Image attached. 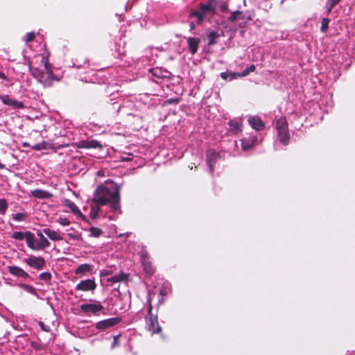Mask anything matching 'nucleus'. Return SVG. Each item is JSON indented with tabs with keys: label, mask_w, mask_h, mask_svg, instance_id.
<instances>
[{
	"label": "nucleus",
	"mask_w": 355,
	"mask_h": 355,
	"mask_svg": "<svg viewBox=\"0 0 355 355\" xmlns=\"http://www.w3.org/2000/svg\"><path fill=\"white\" fill-rule=\"evenodd\" d=\"M119 189L116 185L112 186L111 189L100 186L97 188L94 193L93 203L101 205L110 204L112 209L116 210L119 208Z\"/></svg>",
	"instance_id": "obj_1"
},
{
	"label": "nucleus",
	"mask_w": 355,
	"mask_h": 355,
	"mask_svg": "<svg viewBox=\"0 0 355 355\" xmlns=\"http://www.w3.org/2000/svg\"><path fill=\"white\" fill-rule=\"evenodd\" d=\"M42 68L32 69L33 76L44 86L51 85L54 78L53 71L46 58L42 57Z\"/></svg>",
	"instance_id": "obj_2"
},
{
	"label": "nucleus",
	"mask_w": 355,
	"mask_h": 355,
	"mask_svg": "<svg viewBox=\"0 0 355 355\" xmlns=\"http://www.w3.org/2000/svg\"><path fill=\"white\" fill-rule=\"evenodd\" d=\"M215 10L216 2L211 0L207 5H202L199 10L191 12L190 16L196 17L197 22L200 23L207 15L213 14Z\"/></svg>",
	"instance_id": "obj_3"
},
{
	"label": "nucleus",
	"mask_w": 355,
	"mask_h": 355,
	"mask_svg": "<svg viewBox=\"0 0 355 355\" xmlns=\"http://www.w3.org/2000/svg\"><path fill=\"white\" fill-rule=\"evenodd\" d=\"M276 128L279 139L281 143L286 145L288 143L290 135L288 130L287 121L284 117H281L276 122Z\"/></svg>",
	"instance_id": "obj_4"
},
{
	"label": "nucleus",
	"mask_w": 355,
	"mask_h": 355,
	"mask_svg": "<svg viewBox=\"0 0 355 355\" xmlns=\"http://www.w3.org/2000/svg\"><path fill=\"white\" fill-rule=\"evenodd\" d=\"M152 305L149 303L148 307V315L146 318V322L148 331L152 334H156L161 331V327L159 325L157 315H153L152 314Z\"/></svg>",
	"instance_id": "obj_5"
},
{
	"label": "nucleus",
	"mask_w": 355,
	"mask_h": 355,
	"mask_svg": "<svg viewBox=\"0 0 355 355\" xmlns=\"http://www.w3.org/2000/svg\"><path fill=\"white\" fill-rule=\"evenodd\" d=\"M23 261L30 267L38 270H42L45 265V261L42 257L31 255L28 257L24 259Z\"/></svg>",
	"instance_id": "obj_6"
},
{
	"label": "nucleus",
	"mask_w": 355,
	"mask_h": 355,
	"mask_svg": "<svg viewBox=\"0 0 355 355\" xmlns=\"http://www.w3.org/2000/svg\"><path fill=\"white\" fill-rule=\"evenodd\" d=\"M96 288V284L94 279H87L82 280L76 286V290L80 291H94Z\"/></svg>",
	"instance_id": "obj_7"
},
{
	"label": "nucleus",
	"mask_w": 355,
	"mask_h": 355,
	"mask_svg": "<svg viewBox=\"0 0 355 355\" xmlns=\"http://www.w3.org/2000/svg\"><path fill=\"white\" fill-rule=\"evenodd\" d=\"M64 202V205L67 207L71 210V211L77 216V218L83 220H87L86 216L82 214V212L73 202L71 201L70 200L65 199Z\"/></svg>",
	"instance_id": "obj_8"
},
{
	"label": "nucleus",
	"mask_w": 355,
	"mask_h": 355,
	"mask_svg": "<svg viewBox=\"0 0 355 355\" xmlns=\"http://www.w3.org/2000/svg\"><path fill=\"white\" fill-rule=\"evenodd\" d=\"M119 321L120 320L118 318H109L97 322L96 327L98 329L103 330L117 324Z\"/></svg>",
	"instance_id": "obj_9"
},
{
	"label": "nucleus",
	"mask_w": 355,
	"mask_h": 355,
	"mask_svg": "<svg viewBox=\"0 0 355 355\" xmlns=\"http://www.w3.org/2000/svg\"><path fill=\"white\" fill-rule=\"evenodd\" d=\"M80 309L85 313H96L101 311L103 307L100 303L84 304L80 306Z\"/></svg>",
	"instance_id": "obj_10"
},
{
	"label": "nucleus",
	"mask_w": 355,
	"mask_h": 355,
	"mask_svg": "<svg viewBox=\"0 0 355 355\" xmlns=\"http://www.w3.org/2000/svg\"><path fill=\"white\" fill-rule=\"evenodd\" d=\"M0 99L5 105L12 106L14 108H24V105L21 102H19L15 99H12L10 98L8 95L0 96Z\"/></svg>",
	"instance_id": "obj_11"
},
{
	"label": "nucleus",
	"mask_w": 355,
	"mask_h": 355,
	"mask_svg": "<svg viewBox=\"0 0 355 355\" xmlns=\"http://www.w3.org/2000/svg\"><path fill=\"white\" fill-rule=\"evenodd\" d=\"M257 143V137L256 136H250L248 138H244L241 140V146L243 150L251 149Z\"/></svg>",
	"instance_id": "obj_12"
},
{
	"label": "nucleus",
	"mask_w": 355,
	"mask_h": 355,
	"mask_svg": "<svg viewBox=\"0 0 355 355\" xmlns=\"http://www.w3.org/2000/svg\"><path fill=\"white\" fill-rule=\"evenodd\" d=\"M8 271L16 277L27 278L29 277L28 274L24 271L22 268L15 266H8Z\"/></svg>",
	"instance_id": "obj_13"
},
{
	"label": "nucleus",
	"mask_w": 355,
	"mask_h": 355,
	"mask_svg": "<svg viewBox=\"0 0 355 355\" xmlns=\"http://www.w3.org/2000/svg\"><path fill=\"white\" fill-rule=\"evenodd\" d=\"M249 124L256 130H261L263 128V121L257 116H250L248 119Z\"/></svg>",
	"instance_id": "obj_14"
},
{
	"label": "nucleus",
	"mask_w": 355,
	"mask_h": 355,
	"mask_svg": "<svg viewBox=\"0 0 355 355\" xmlns=\"http://www.w3.org/2000/svg\"><path fill=\"white\" fill-rule=\"evenodd\" d=\"M92 267L87 264L84 263L80 265L75 270L76 275H86L87 273H92Z\"/></svg>",
	"instance_id": "obj_15"
},
{
	"label": "nucleus",
	"mask_w": 355,
	"mask_h": 355,
	"mask_svg": "<svg viewBox=\"0 0 355 355\" xmlns=\"http://www.w3.org/2000/svg\"><path fill=\"white\" fill-rule=\"evenodd\" d=\"M26 244L33 250H37V243H35V236L31 232H26L25 237Z\"/></svg>",
	"instance_id": "obj_16"
},
{
	"label": "nucleus",
	"mask_w": 355,
	"mask_h": 355,
	"mask_svg": "<svg viewBox=\"0 0 355 355\" xmlns=\"http://www.w3.org/2000/svg\"><path fill=\"white\" fill-rule=\"evenodd\" d=\"M189 51L192 54H195L197 52L198 47L200 43V40L198 38L189 37L187 40Z\"/></svg>",
	"instance_id": "obj_17"
},
{
	"label": "nucleus",
	"mask_w": 355,
	"mask_h": 355,
	"mask_svg": "<svg viewBox=\"0 0 355 355\" xmlns=\"http://www.w3.org/2000/svg\"><path fill=\"white\" fill-rule=\"evenodd\" d=\"M44 233L53 241H60L62 236L55 231L46 228L43 230Z\"/></svg>",
	"instance_id": "obj_18"
},
{
	"label": "nucleus",
	"mask_w": 355,
	"mask_h": 355,
	"mask_svg": "<svg viewBox=\"0 0 355 355\" xmlns=\"http://www.w3.org/2000/svg\"><path fill=\"white\" fill-rule=\"evenodd\" d=\"M31 195L37 198H48L51 197V194L42 189H35L31 191Z\"/></svg>",
	"instance_id": "obj_19"
},
{
	"label": "nucleus",
	"mask_w": 355,
	"mask_h": 355,
	"mask_svg": "<svg viewBox=\"0 0 355 355\" xmlns=\"http://www.w3.org/2000/svg\"><path fill=\"white\" fill-rule=\"evenodd\" d=\"M128 279V276L123 273L121 272L118 275H116L113 277H111L107 279V282H112V283H116L122 281H125Z\"/></svg>",
	"instance_id": "obj_20"
},
{
	"label": "nucleus",
	"mask_w": 355,
	"mask_h": 355,
	"mask_svg": "<svg viewBox=\"0 0 355 355\" xmlns=\"http://www.w3.org/2000/svg\"><path fill=\"white\" fill-rule=\"evenodd\" d=\"M78 146L80 148H96L100 146L99 144L96 141H81Z\"/></svg>",
	"instance_id": "obj_21"
},
{
	"label": "nucleus",
	"mask_w": 355,
	"mask_h": 355,
	"mask_svg": "<svg viewBox=\"0 0 355 355\" xmlns=\"http://www.w3.org/2000/svg\"><path fill=\"white\" fill-rule=\"evenodd\" d=\"M218 157V153L214 151H208L207 161L209 165L210 170H212L211 162H214Z\"/></svg>",
	"instance_id": "obj_22"
},
{
	"label": "nucleus",
	"mask_w": 355,
	"mask_h": 355,
	"mask_svg": "<svg viewBox=\"0 0 355 355\" xmlns=\"http://www.w3.org/2000/svg\"><path fill=\"white\" fill-rule=\"evenodd\" d=\"M230 125V130L231 131L234 132L235 133H237L238 132L241 131V123L236 121H230L229 123Z\"/></svg>",
	"instance_id": "obj_23"
},
{
	"label": "nucleus",
	"mask_w": 355,
	"mask_h": 355,
	"mask_svg": "<svg viewBox=\"0 0 355 355\" xmlns=\"http://www.w3.org/2000/svg\"><path fill=\"white\" fill-rule=\"evenodd\" d=\"M142 265L144 267V270L146 272L147 275H151L153 273L154 269L150 262H148L146 259H144L142 261Z\"/></svg>",
	"instance_id": "obj_24"
},
{
	"label": "nucleus",
	"mask_w": 355,
	"mask_h": 355,
	"mask_svg": "<svg viewBox=\"0 0 355 355\" xmlns=\"http://www.w3.org/2000/svg\"><path fill=\"white\" fill-rule=\"evenodd\" d=\"M49 245L50 243L47 239L46 237H42V239H40V241L37 243V250L44 249L49 247Z\"/></svg>",
	"instance_id": "obj_25"
},
{
	"label": "nucleus",
	"mask_w": 355,
	"mask_h": 355,
	"mask_svg": "<svg viewBox=\"0 0 355 355\" xmlns=\"http://www.w3.org/2000/svg\"><path fill=\"white\" fill-rule=\"evenodd\" d=\"M218 37H219V35L216 32H215V31L210 32L209 34L208 35V39H209L208 44L210 45L215 44L216 42V40Z\"/></svg>",
	"instance_id": "obj_26"
},
{
	"label": "nucleus",
	"mask_w": 355,
	"mask_h": 355,
	"mask_svg": "<svg viewBox=\"0 0 355 355\" xmlns=\"http://www.w3.org/2000/svg\"><path fill=\"white\" fill-rule=\"evenodd\" d=\"M26 235V232H14L12 234L11 237H12V239H16V240L21 241V240H23V239H25Z\"/></svg>",
	"instance_id": "obj_27"
},
{
	"label": "nucleus",
	"mask_w": 355,
	"mask_h": 355,
	"mask_svg": "<svg viewBox=\"0 0 355 355\" xmlns=\"http://www.w3.org/2000/svg\"><path fill=\"white\" fill-rule=\"evenodd\" d=\"M99 205H98L96 203H94L92 205V209H91V212H90V216L92 218H95L97 216L99 209H100Z\"/></svg>",
	"instance_id": "obj_28"
},
{
	"label": "nucleus",
	"mask_w": 355,
	"mask_h": 355,
	"mask_svg": "<svg viewBox=\"0 0 355 355\" xmlns=\"http://www.w3.org/2000/svg\"><path fill=\"white\" fill-rule=\"evenodd\" d=\"M220 76L223 80H232L233 78L238 77V75L237 73L222 72L220 73Z\"/></svg>",
	"instance_id": "obj_29"
},
{
	"label": "nucleus",
	"mask_w": 355,
	"mask_h": 355,
	"mask_svg": "<svg viewBox=\"0 0 355 355\" xmlns=\"http://www.w3.org/2000/svg\"><path fill=\"white\" fill-rule=\"evenodd\" d=\"M254 70H255V66L254 64H252L250 67L245 69L241 73H237V75H238V76L244 77V76H248L250 72H252Z\"/></svg>",
	"instance_id": "obj_30"
},
{
	"label": "nucleus",
	"mask_w": 355,
	"mask_h": 355,
	"mask_svg": "<svg viewBox=\"0 0 355 355\" xmlns=\"http://www.w3.org/2000/svg\"><path fill=\"white\" fill-rule=\"evenodd\" d=\"M47 143L45 141H42L41 143L37 144L32 146V149L35 150H40L42 149H46L47 148Z\"/></svg>",
	"instance_id": "obj_31"
},
{
	"label": "nucleus",
	"mask_w": 355,
	"mask_h": 355,
	"mask_svg": "<svg viewBox=\"0 0 355 355\" xmlns=\"http://www.w3.org/2000/svg\"><path fill=\"white\" fill-rule=\"evenodd\" d=\"M8 205L5 199H0V214H4L7 210Z\"/></svg>",
	"instance_id": "obj_32"
},
{
	"label": "nucleus",
	"mask_w": 355,
	"mask_h": 355,
	"mask_svg": "<svg viewBox=\"0 0 355 355\" xmlns=\"http://www.w3.org/2000/svg\"><path fill=\"white\" fill-rule=\"evenodd\" d=\"M56 222L62 226H69L70 225V221L65 217H59Z\"/></svg>",
	"instance_id": "obj_33"
},
{
	"label": "nucleus",
	"mask_w": 355,
	"mask_h": 355,
	"mask_svg": "<svg viewBox=\"0 0 355 355\" xmlns=\"http://www.w3.org/2000/svg\"><path fill=\"white\" fill-rule=\"evenodd\" d=\"M26 214L24 213H17L12 215V218L17 221H22L26 218Z\"/></svg>",
	"instance_id": "obj_34"
},
{
	"label": "nucleus",
	"mask_w": 355,
	"mask_h": 355,
	"mask_svg": "<svg viewBox=\"0 0 355 355\" xmlns=\"http://www.w3.org/2000/svg\"><path fill=\"white\" fill-rule=\"evenodd\" d=\"M329 19L327 18H323L321 23V31L322 32H326L328 28L329 25Z\"/></svg>",
	"instance_id": "obj_35"
},
{
	"label": "nucleus",
	"mask_w": 355,
	"mask_h": 355,
	"mask_svg": "<svg viewBox=\"0 0 355 355\" xmlns=\"http://www.w3.org/2000/svg\"><path fill=\"white\" fill-rule=\"evenodd\" d=\"M21 286L26 291H27L28 293H29L31 294H33V295H36L37 294L35 291V289H34V288L31 286H28V285H26V284H22Z\"/></svg>",
	"instance_id": "obj_36"
},
{
	"label": "nucleus",
	"mask_w": 355,
	"mask_h": 355,
	"mask_svg": "<svg viewBox=\"0 0 355 355\" xmlns=\"http://www.w3.org/2000/svg\"><path fill=\"white\" fill-rule=\"evenodd\" d=\"M89 231L91 235L95 237L98 236L101 234V230L98 228L91 227Z\"/></svg>",
	"instance_id": "obj_37"
},
{
	"label": "nucleus",
	"mask_w": 355,
	"mask_h": 355,
	"mask_svg": "<svg viewBox=\"0 0 355 355\" xmlns=\"http://www.w3.org/2000/svg\"><path fill=\"white\" fill-rule=\"evenodd\" d=\"M35 36V34L33 32H31V33H28L26 35V40H25L26 43H28V42L32 41L34 39Z\"/></svg>",
	"instance_id": "obj_38"
},
{
	"label": "nucleus",
	"mask_w": 355,
	"mask_h": 355,
	"mask_svg": "<svg viewBox=\"0 0 355 355\" xmlns=\"http://www.w3.org/2000/svg\"><path fill=\"white\" fill-rule=\"evenodd\" d=\"M340 0H329L330 6L328 8V11L330 12L332 8L336 5Z\"/></svg>",
	"instance_id": "obj_39"
},
{
	"label": "nucleus",
	"mask_w": 355,
	"mask_h": 355,
	"mask_svg": "<svg viewBox=\"0 0 355 355\" xmlns=\"http://www.w3.org/2000/svg\"><path fill=\"white\" fill-rule=\"evenodd\" d=\"M40 277L42 279L49 280L51 278V275L49 272H43L40 274Z\"/></svg>",
	"instance_id": "obj_40"
},
{
	"label": "nucleus",
	"mask_w": 355,
	"mask_h": 355,
	"mask_svg": "<svg viewBox=\"0 0 355 355\" xmlns=\"http://www.w3.org/2000/svg\"><path fill=\"white\" fill-rule=\"evenodd\" d=\"M241 12L239 11H235L232 13L231 16L230 17V19L231 21H234L236 19L238 15H239Z\"/></svg>",
	"instance_id": "obj_41"
},
{
	"label": "nucleus",
	"mask_w": 355,
	"mask_h": 355,
	"mask_svg": "<svg viewBox=\"0 0 355 355\" xmlns=\"http://www.w3.org/2000/svg\"><path fill=\"white\" fill-rule=\"evenodd\" d=\"M119 338V336H115L114 337V342L112 344V347H114L119 345V341H118Z\"/></svg>",
	"instance_id": "obj_42"
},
{
	"label": "nucleus",
	"mask_w": 355,
	"mask_h": 355,
	"mask_svg": "<svg viewBox=\"0 0 355 355\" xmlns=\"http://www.w3.org/2000/svg\"><path fill=\"white\" fill-rule=\"evenodd\" d=\"M39 324L44 331H49V328L46 327L42 322H40Z\"/></svg>",
	"instance_id": "obj_43"
},
{
	"label": "nucleus",
	"mask_w": 355,
	"mask_h": 355,
	"mask_svg": "<svg viewBox=\"0 0 355 355\" xmlns=\"http://www.w3.org/2000/svg\"><path fill=\"white\" fill-rule=\"evenodd\" d=\"M0 78L7 80L6 76L0 71Z\"/></svg>",
	"instance_id": "obj_44"
},
{
	"label": "nucleus",
	"mask_w": 355,
	"mask_h": 355,
	"mask_svg": "<svg viewBox=\"0 0 355 355\" xmlns=\"http://www.w3.org/2000/svg\"><path fill=\"white\" fill-rule=\"evenodd\" d=\"M37 235L40 237V239H42V237H44L41 232H37Z\"/></svg>",
	"instance_id": "obj_45"
},
{
	"label": "nucleus",
	"mask_w": 355,
	"mask_h": 355,
	"mask_svg": "<svg viewBox=\"0 0 355 355\" xmlns=\"http://www.w3.org/2000/svg\"><path fill=\"white\" fill-rule=\"evenodd\" d=\"M108 274H109V272H101V275H107Z\"/></svg>",
	"instance_id": "obj_46"
},
{
	"label": "nucleus",
	"mask_w": 355,
	"mask_h": 355,
	"mask_svg": "<svg viewBox=\"0 0 355 355\" xmlns=\"http://www.w3.org/2000/svg\"><path fill=\"white\" fill-rule=\"evenodd\" d=\"M4 168V165L0 163V169H3Z\"/></svg>",
	"instance_id": "obj_47"
},
{
	"label": "nucleus",
	"mask_w": 355,
	"mask_h": 355,
	"mask_svg": "<svg viewBox=\"0 0 355 355\" xmlns=\"http://www.w3.org/2000/svg\"><path fill=\"white\" fill-rule=\"evenodd\" d=\"M23 146H28V143H26V142H24V143H23Z\"/></svg>",
	"instance_id": "obj_48"
},
{
	"label": "nucleus",
	"mask_w": 355,
	"mask_h": 355,
	"mask_svg": "<svg viewBox=\"0 0 355 355\" xmlns=\"http://www.w3.org/2000/svg\"><path fill=\"white\" fill-rule=\"evenodd\" d=\"M97 175H102V174H101V171H98V172L97 173Z\"/></svg>",
	"instance_id": "obj_49"
}]
</instances>
